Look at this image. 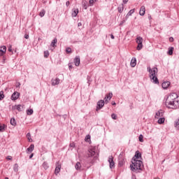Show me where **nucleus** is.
<instances>
[{
	"label": "nucleus",
	"mask_w": 179,
	"mask_h": 179,
	"mask_svg": "<svg viewBox=\"0 0 179 179\" xmlns=\"http://www.w3.org/2000/svg\"><path fill=\"white\" fill-rule=\"evenodd\" d=\"M166 107L176 110L179 107V96L176 93L170 94L166 100Z\"/></svg>",
	"instance_id": "1"
},
{
	"label": "nucleus",
	"mask_w": 179,
	"mask_h": 179,
	"mask_svg": "<svg viewBox=\"0 0 179 179\" xmlns=\"http://www.w3.org/2000/svg\"><path fill=\"white\" fill-rule=\"evenodd\" d=\"M149 73H150V78L153 82V83H155L156 85H158L159 80L157 79V77L156 76V74L157 73V68L154 67L151 69L150 67L147 68Z\"/></svg>",
	"instance_id": "2"
},
{
	"label": "nucleus",
	"mask_w": 179,
	"mask_h": 179,
	"mask_svg": "<svg viewBox=\"0 0 179 179\" xmlns=\"http://www.w3.org/2000/svg\"><path fill=\"white\" fill-rule=\"evenodd\" d=\"M133 165H130L131 170L132 171H136V170H142L143 163L141 160L134 159L132 162Z\"/></svg>",
	"instance_id": "3"
},
{
	"label": "nucleus",
	"mask_w": 179,
	"mask_h": 179,
	"mask_svg": "<svg viewBox=\"0 0 179 179\" xmlns=\"http://www.w3.org/2000/svg\"><path fill=\"white\" fill-rule=\"evenodd\" d=\"M136 43H137L138 45L136 47V50L138 51H141V50H142V48H143V44L142 43H143V38L141 37V36H138L136 38Z\"/></svg>",
	"instance_id": "4"
},
{
	"label": "nucleus",
	"mask_w": 179,
	"mask_h": 179,
	"mask_svg": "<svg viewBox=\"0 0 179 179\" xmlns=\"http://www.w3.org/2000/svg\"><path fill=\"white\" fill-rule=\"evenodd\" d=\"M108 163H109L110 169H114V166H115V163H114V157L113 156H109Z\"/></svg>",
	"instance_id": "5"
},
{
	"label": "nucleus",
	"mask_w": 179,
	"mask_h": 179,
	"mask_svg": "<svg viewBox=\"0 0 179 179\" xmlns=\"http://www.w3.org/2000/svg\"><path fill=\"white\" fill-rule=\"evenodd\" d=\"M96 156V148H92L88 150V157H93Z\"/></svg>",
	"instance_id": "6"
},
{
	"label": "nucleus",
	"mask_w": 179,
	"mask_h": 179,
	"mask_svg": "<svg viewBox=\"0 0 179 179\" xmlns=\"http://www.w3.org/2000/svg\"><path fill=\"white\" fill-rule=\"evenodd\" d=\"M164 114V112L163 111V110H159L156 113L155 115V118H156L157 120H159V118L163 117Z\"/></svg>",
	"instance_id": "7"
},
{
	"label": "nucleus",
	"mask_w": 179,
	"mask_h": 179,
	"mask_svg": "<svg viewBox=\"0 0 179 179\" xmlns=\"http://www.w3.org/2000/svg\"><path fill=\"white\" fill-rule=\"evenodd\" d=\"M102 107H104V100H100L97 102L96 111L101 110Z\"/></svg>",
	"instance_id": "8"
},
{
	"label": "nucleus",
	"mask_w": 179,
	"mask_h": 179,
	"mask_svg": "<svg viewBox=\"0 0 179 179\" xmlns=\"http://www.w3.org/2000/svg\"><path fill=\"white\" fill-rule=\"evenodd\" d=\"M60 171H61V164H59V162H57L56 167L55 169V174L56 176H58V174L59 173Z\"/></svg>",
	"instance_id": "9"
},
{
	"label": "nucleus",
	"mask_w": 179,
	"mask_h": 179,
	"mask_svg": "<svg viewBox=\"0 0 179 179\" xmlns=\"http://www.w3.org/2000/svg\"><path fill=\"white\" fill-rule=\"evenodd\" d=\"M73 62L76 66H79V65H80V57L79 56H76L74 58Z\"/></svg>",
	"instance_id": "10"
},
{
	"label": "nucleus",
	"mask_w": 179,
	"mask_h": 179,
	"mask_svg": "<svg viewBox=\"0 0 179 179\" xmlns=\"http://www.w3.org/2000/svg\"><path fill=\"white\" fill-rule=\"evenodd\" d=\"M19 96H20V94L15 92L11 96V100H17L19 99Z\"/></svg>",
	"instance_id": "11"
},
{
	"label": "nucleus",
	"mask_w": 179,
	"mask_h": 179,
	"mask_svg": "<svg viewBox=\"0 0 179 179\" xmlns=\"http://www.w3.org/2000/svg\"><path fill=\"white\" fill-rule=\"evenodd\" d=\"M59 82H61V80H59V78H58L52 79V86H57V85H58Z\"/></svg>",
	"instance_id": "12"
},
{
	"label": "nucleus",
	"mask_w": 179,
	"mask_h": 179,
	"mask_svg": "<svg viewBox=\"0 0 179 179\" xmlns=\"http://www.w3.org/2000/svg\"><path fill=\"white\" fill-rule=\"evenodd\" d=\"M146 12V8L145 6H142L140 8L139 14L141 16H145V13Z\"/></svg>",
	"instance_id": "13"
},
{
	"label": "nucleus",
	"mask_w": 179,
	"mask_h": 179,
	"mask_svg": "<svg viewBox=\"0 0 179 179\" xmlns=\"http://www.w3.org/2000/svg\"><path fill=\"white\" fill-rule=\"evenodd\" d=\"M6 52V46L3 45L0 47V55H4V54Z\"/></svg>",
	"instance_id": "14"
},
{
	"label": "nucleus",
	"mask_w": 179,
	"mask_h": 179,
	"mask_svg": "<svg viewBox=\"0 0 179 179\" xmlns=\"http://www.w3.org/2000/svg\"><path fill=\"white\" fill-rule=\"evenodd\" d=\"M130 65L132 68H135L136 66V58L133 57L131 60Z\"/></svg>",
	"instance_id": "15"
},
{
	"label": "nucleus",
	"mask_w": 179,
	"mask_h": 179,
	"mask_svg": "<svg viewBox=\"0 0 179 179\" xmlns=\"http://www.w3.org/2000/svg\"><path fill=\"white\" fill-rule=\"evenodd\" d=\"M78 13H79V9H73L71 15L73 17H76V16H78Z\"/></svg>",
	"instance_id": "16"
},
{
	"label": "nucleus",
	"mask_w": 179,
	"mask_h": 179,
	"mask_svg": "<svg viewBox=\"0 0 179 179\" xmlns=\"http://www.w3.org/2000/svg\"><path fill=\"white\" fill-rule=\"evenodd\" d=\"M34 150V144H31L27 149V153H31Z\"/></svg>",
	"instance_id": "17"
},
{
	"label": "nucleus",
	"mask_w": 179,
	"mask_h": 179,
	"mask_svg": "<svg viewBox=\"0 0 179 179\" xmlns=\"http://www.w3.org/2000/svg\"><path fill=\"white\" fill-rule=\"evenodd\" d=\"M162 86L163 89H167L169 87V86H170V82L165 81V82L162 83Z\"/></svg>",
	"instance_id": "18"
},
{
	"label": "nucleus",
	"mask_w": 179,
	"mask_h": 179,
	"mask_svg": "<svg viewBox=\"0 0 179 179\" xmlns=\"http://www.w3.org/2000/svg\"><path fill=\"white\" fill-rule=\"evenodd\" d=\"M164 121H166V119L162 117L158 119L157 123L159 124H164Z\"/></svg>",
	"instance_id": "19"
},
{
	"label": "nucleus",
	"mask_w": 179,
	"mask_h": 179,
	"mask_svg": "<svg viewBox=\"0 0 179 179\" xmlns=\"http://www.w3.org/2000/svg\"><path fill=\"white\" fill-rule=\"evenodd\" d=\"M5 129H6V125L3 124H0V132L5 131Z\"/></svg>",
	"instance_id": "20"
},
{
	"label": "nucleus",
	"mask_w": 179,
	"mask_h": 179,
	"mask_svg": "<svg viewBox=\"0 0 179 179\" xmlns=\"http://www.w3.org/2000/svg\"><path fill=\"white\" fill-rule=\"evenodd\" d=\"M58 42L57 38H55L51 42L50 47H55V44Z\"/></svg>",
	"instance_id": "21"
},
{
	"label": "nucleus",
	"mask_w": 179,
	"mask_h": 179,
	"mask_svg": "<svg viewBox=\"0 0 179 179\" xmlns=\"http://www.w3.org/2000/svg\"><path fill=\"white\" fill-rule=\"evenodd\" d=\"M15 108L16 110H17V111H22V110H23V106H22V105L19 104V105H16L15 106Z\"/></svg>",
	"instance_id": "22"
},
{
	"label": "nucleus",
	"mask_w": 179,
	"mask_h": 179,
	"mask_svg": "<svg viewBox=\"0 0 179 179\" xmlns=\"http://www.w3.org/2000/svg\"><path fill=\"white\" fill-rule=\"evenodd\" d=\"M10 124H11L13 127H16V120L13 117H12L10 120Z\"/></svg>",
	"instance_id": "23"
},
{
	"label": "nucleus",
	"mask_w": 179,
	"mask_h": 179,
	"mask_svg": "<svg viewBox=\"0 0 179 179\" xmlns=\"http://www.w3.org/2000/svg\"><path fill=\"white\" fill-rule=\"evenodd\" d=\"M80 167H82V166L80 165V162H77L76 166H75V169L76 170H78L80 171Z\"/></svg>",
	"instance_id": "24"
},
{
	"label": "nucleus",
	"mask_w": 179,
	"mask_h": 179,
	"mask_svg": "<svg viewBox=\"0 0 179 179\" xmlns=\"http://www.w3.org/2000/svg\"><path fill=\"white\" fill-rule=\"evenodd\" d=\"M173 51H174L173 47L169 48V50H168L169 55H173Z\"/></svg>",
	"instance_id": "25"
},
{
	"label": "nucleus",
	"mask_w": 179,
	"mask_h": 179,
	"mask_svg": "<svg viewBox=\"0 0 179 179\" xmlns=\"http://www.w3.org/2000/svg\"><path fill=\"white\" fill-rule=\"evenodd\" d=\"M42 167H43V169L45 170H48V167H50V166H48V163L45 162L43 163Z\"/></svg>",
	"instance_id": "26"
},
{
	"label": "nucleus",
	"mask_w": 179,
	"mask_h": 179,
	"mask_svg": "<svg viewBox=\"0 0 179 179\" xmlns=\"http://www.w3.org/2000/svg\"><path fill=\"white\" fill-rule=\"evenodd\" d=\"M13 170L15 173H17V171H19V165L17 164H14Z\"/></svg>",
	"instance_id": "27"
},
{
	"label": "nucleus",
	"mask_w": 179,
	"mask_h": 179,
	"mask_svg": "<svg viewBox=\"0 0 179 179\" xmlns=\"http://www.w3.org/2000/svg\"><path fill=\"white\" fill-rule=\"evenodd\" d=\"M117 10H118L119 13H122L123 10H124V4H122L121 7H118Z\"/></svg>",
	"instance_id": "28"
},
{
	"label": "nucleus",
	"mask_w": 179,
	"mask_h": 179,
	"mask_svg": "<svg viewBox=\"0 0 179 179\" xmlns=\"http://www.w3.org/2000/svg\"><path fill=\"white\" fill-rule=\"evenodd\" d=\"M105 97L108 100H111V99H113V92H110L108 94H106Z\"/></svg>",
	"instance_id": "29"
},
{
	"label": "nucleus",
	"mask_w": 179,
	"mask_h": 179,
	"mask_svg": "<svg viewBox=\"0 0 179 179\" xmlns=\"http://www.w3.org/2000/svg\"><path fill=\"white\" fill-rule=\"evenodd\" d=\"M83 7L84 8V9H87V8H89L87 1H83Z\"/></svg>",
	"instance_id": "30"
},
{
	"label": "nucleus",
	"mask_w": 179,
	"mask_h": 179,
	"mask_svg": "<svg viewBox=\"0 0 179 179\" xmlns=\"http://www.w3.org/2000/svg\"><path fill=\"white\" fill-rule=\"evenodd\" d=\"M27 138L29 142H33V139L31 138V135L30 134V133H28L27 134Z\"/></svg>",
	"instance_id": "31"
},
{
	"label": "nucleus",
	"mask_w": 179,
	"mask_h": 179,
	"mask_svg": "<svg viewBox=\"0 0 179 179\" xmlns=\"http://www.w3.org/2000/svg\"><path fill=\"white\" fill-rule=\"evenodd\" d=\"M5 99V94H3V91L0 92V101Z\"/></svg>",
	"instance_id": "32"
},
{
	"label": "nucleus",
	"mask_w": 179,
	"mask_h": 179,
	"mask_svg": "<svg viewBox=\"0 0 179 179\" xmlns=\"http://www.w3.org/2000/svg\"><path fill=\"white\" fill-rule=\"evenodd\" d=\"M45 15V10H41V11L39 13V16H41V17H43Z\"/></svg>",
	"instance_id": "33"
},
{
	"label": "nucleus",
	"mask_w": 179,
	"mask_h": 179,
	"mask_svg": "<svg viewBox=\"0 0 179 179\" xmlns=\"http://www.w3.org/2000/svg\"><path fill=\"white\" fill-rule=\"evenodd\" d=\"M33 113H34L33 109H28L27 110V115H31L33 114Z\"/></svg>",
	"instance_id": "34"
},
{
	"label": "nucleus",
	"mask_w": 179,
	"mask_h": 179,
	"mask_svg": "<svg viewBox=\"0 0 179 179\" xmlns=\"http://www.w3.org/2000/svg\"><path fill=\"white\" fill-rule=\"evenodd\" d=\"M134 157L136 158V159H139L140 157H141V153H139V152H136V153H135V155H134Z\"/></svg>",
	"instance_id": "35"
},
{
	"label": "nucleus",
	"mask_w": 179,
	"mask_h": 179,
	"mask_svg": "<svg viewBox=\"0 0 179 179\" xmlns=\"http://www.w3.org/2000/svg\"><path fill=\"white\" fill-rule=\"evenodd\" d=\"M135 12V9H131L129 11V13H127V16H131L132 13H134Z\"/></svg>",
	"instance_id": "36"
},
{
	"label": "nucleus",
	"mask_w": 179,
	"mask_h": 179,
	"mask_svg": "<svg viewBox=\"0 0 179 179\" xmlns=\"http://www.w3.org/2000/svg\"><path fill=\"white\" fill-rule=\"evenodd\" d=\"M49 56H50V52L48 50L45 51L44 52V57L48 58Z\"/></svg>",
	"instance_id": "37"
},
{
	"label": "nucleus",
	"mask_w": 179,
	"mask_h": 179,
	"mask_svg": "<svg viewBox=\"0 0 179 179\" xmlns=\"http://www.w3.org/2000/svg\"><path fill=\"white\" fill-rule=\"evenodd\" d=\"M138 141H139L140 142H143V135H142V134H140V135H139Z\"/></svg>",
	"instance_id": "38"
},
{
	"label": "nucleus",
	"mask_w": 179,
	"mask_h": 179,
	"mask_svg": "<svg viewBox=\"0 0 179 179\" xmlns=\"http://www.w3.org/2000/svg\"><path fill=\"white\" fill-rule=\"evenodd\" d=\"M89 3L90 6H93V5H94V0H90Z\"/></svg>",
	"instance_id": "39"
},
{
	"label": "nucleus",
	"mask_w": 179,
	"mask_h": 179,
	"mask_svg": "<svg viewBox=\"0 0 179 179\" xmlns=\"http://www.w3.org/2000/svg\"><path fill=\"white\" fill-rule=\"evenodd\" d=\"M85 141V142H89L90 141V135L86 136Z\"/></svg>",
	"instance_id": "40"
},
{
	"label": "nucleus",
	"mask_w": 179,
	"mask_h": 179,
	"mask_svg": "<svg viewBox=\"0 0 179 179\" xmlns=\"http://www.w3.org/2000/svg\"><path fill=\"white\" fill-rule=\"evenodd\" d=\"M111 118H112L113 120H117V115H115V113H113V114L111 115Z\"/></svg>",
	"instance_id": "41"
},
{
	"label": "nucleus",
	"mask_w": 179,
	"mask_h": 179,
	"mask_svg": "<svg viewBox=\"0 0 179 179\" xmlns=\"http://www.w3.org/2000/svg\"><path fill=\"white\" fill-rule=\"evenodd\" d=\"M178 125H179V119L175 121V127H178Z\"/></svg>",
	"instance_id": "42"
},
{
	"label": "nucleus",
	"mask_w": 179,
	"mask_h": 179,
	"mask_svg": "<svg viewBox=\"0 0 179 179\" xmlns=\"http://www.w3.org/2000/svg\"><path fill=\"white\" fill-rule=\"evenodd\" d=\"M66 52H72V49L71 48H67L66 49Z\"/></svg>",
	"instance_id": "43"
},
{
	"label": "nucleus",
	"mask_w": 179,
	"mask_h": 179,
	"mask_svg": "<svg viewBox=\"0 0 179 179\" xmlns=\"http://www.w3.org/2000/svg\"><path fill=\"white\" fill-rule=\"evenodd\" d=\"M104 103H106V104H108V101H110V100H108V99H107V97L105 96L104 98Z\"/></svg>",
	"instance_id": "44"
},
{
	"label": "nucleus",
	"mask_w": 179,
	"mask_h": 179,
	"mask_svg": "<svg viewBox=\"0 0 179 179\" xmlns=\"http://www.w3.org/2000/svg\"><path fill=\"white\" fill-rule=\"evenodd\" d=\"M169 41H170L171 43H173V41H174V38L170 37V38H169Z\"/></svg>",
	"instance_id": "45"
},
{
	"label": "nucleus",
	"mask_w": 179,
	"mask_h": 179,
	"mask_svg": "<svg viewBox=\"0 0 179 179\" xmlns=\"http://www.w3.org/2000/svg\"><path fill=\"white\" fill-rule=\"evenodd\" d=\"M29 34H26L25 35H24V38H26L27 40V39H29Z\"/></svg>",
	"instance_id": "46"
},
{
	"label": "nucleus",
	"mask_w": 179,
	"mask_h": 179,
	"mask_svg": "<svg viewBox=\"0 0 179 179\" xmlns=\"http://www.w3.org/2000/svg\"><path fill=\"white\" fill-rule=\"evenodd\" d=\"M69 70L71 71V69H72V68H73V66H72V64H69Z\"/></svg>",
	"instance_id": "47"
},
{
	"label": "nucleus",
	"mask_w": 179,
	"mask_h": 179,
	"mask_svg": "<svg viewBox=\"0 0 179 179\" xmlns=\"http://www.w3.org/2000/svg\"><path fill=\"white\" fill-rule=\"evenodd\" d=\"M69 5H71V3L69 2V1H66V6H69Z\"/></svg>",
	"instance_id": "48"
},
{
	"label": "nucleus",
	"mask_w": 179,
	"mask_h": 179,
	"mask_svg": "<svg viewBox=\"0 0 179 179\" xmlns=\"http://www.w3.org/2000/svg\"><path fill=\"white\" fill-rule=\"evenodd\" d=\"M71 148H75V143H72L70 144Z\"/></svg>",
	"instance_id": "49"
},
{
	"label": "nucleus",
	"mask_w": 179,
	"mask_h": 179,
	"mask_svg": "<svg viewBox=\"0 0 179 179\" xmlns=\"http://www.w3.org/2000/svg\"><path fill=\"white\" fill-rule=\"evenodd\" d=\"M6 159H7V160H12V157L8 156V157H6Z\"/></svg>",
	"instance_id": "50"
},
{
	"label": "nucleus",
	"mask_w": 179,
	"mask_h": 179,
	"mask_svg": "<svg viewBox=\"0 0 179 179\" xmlns=\"http://www.w3.org/2000/svg\"><path fill=\"white\" fill-rule=\"evenodd\" d=\"M8 51H9L10 52H12V47H11V46H9V48H8Z\"/></svg>",
	"instance_id": "51"
},
{
	"label": "nucleus",
	"mask_w": 179,
	"mask_h": 179,
	"mask_svg": "<svg viewBox=\"0 0 179 179\" xmlns=\"http://www.w3.org/2000/svg\"><path fill=\"white\" fill-rule=\"evenodd\" d=\"M123 1V3H128V1H129V0H122Z\"/></svg>",
	"instance_id": "52"
},
{
	"label": "nucleus",
	"mask_w": 179,
	"mask_h": 179,
	"mask_svg": "<svg viewBox=\"0 0 179 179\" xmlns=\"http://www.w3.org/2000/svg\"><path fill=\"white\" fill-rule=\"evenodd\" d=\"M33 156H34V153L31 154V155L29 156V159H32Z\"/></svg>",
	"instance_id": "53"
},
{
	"label": "nucleus",
	"mask_w": 179,
	"mask_h": 179,
	"mask_svg": "<svg viewBox=\"0 0 179 179\" xmlns=\"http://www.w3.org/2000/svg\"><path fill=\"white\" fill-rule=\"evenodd\" d=\"M110 38H112V40H114V38H115L114 35L110 34Z\"/></svg>",
	"instance_id": "54"
},
{
	"label": "nucleus",
	"mask_w": 179,
	"mask_h": 179,
	"mask_svg": "<svg viewBox=\"0 0 179 179\" xmlns=\"http://www.w3.org/2000/svg\"><path fill=\"white\" fill-rule=\"evenodd\" d=\"M78 27H80V26H82V23L81 22H78Z\"/></svg>",
	"instance_id": "55"
},
{
	"label": "nucleus",
	"mask_w": 179,
	"mask_h": 179,
	"mask_svg": "<svg viewBox=\"0 0 179 179\" xmlns=\"http://www.w3.org/2000/svg\"><path fill=\"white\" fill-rule=\"evenodd\" d=\"M5 60H6V59H5V57H3V62H3V64H5Z\"/></svg>",
	"instance_id": "56"
},
{
	"label": "nucleus",
	"mask_w": 179,
	"mask_h": 179,
	"mask_svg": "<svg viewBox=\"0 0 179 179\" xmlns=\"http://www.w3.org/2000/svg\"><path fill=\"white\" fill-rule=\"evenodd\" d=\"M112 104H113V106H115L116 103H115V102H113Z\"/></svg>",
	"instance_id": "57"
},
{
	"label": "nucleus",
	"mask_w": 179,
	"mask_h": 179,
	"mask_svg": "<svg viewBox=\"0 0 179 179\" xmlns=\"http://www.w3.org/2000/svg\"><path fill=\"white\" fill-rule=\"evenodd\" d=\"M20 86V83H19L18 85H17V87H19Z\"/></svg>",
	"instance_id": "58"
},
{
	"label": "nucleus",
	"mask_w": 179,
	"mask_h": 179,
	"mask_svg": "<svg viewBox=\"0 0 179 179\" xmlns=\"http://www.w3.org/2000/svg\"><path fill=\"white\" fill-rule=\"evenodd\" d=\"M5 179H9L8 178H6Z\"/></svg>",
	"instance_id": "59"
}]
</instances>
